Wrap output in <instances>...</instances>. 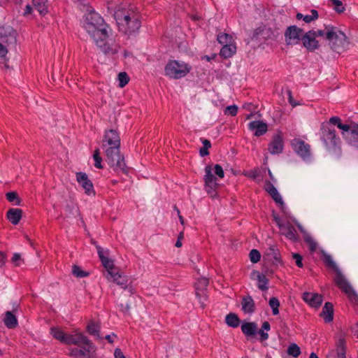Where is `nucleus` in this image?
Returning <instances> with one entry per match:
<instances>
[{"mask_svg":"<svg viewBox=\"0 0 358 358\" xmlns=\"http://www.w3.org/2000/svg\"><path fill=\"white\" fill-rule=\"evenodd\" d=\"M8 53V50L5 45L0 43V57H5Z\"/></svg>","mask_w":358,"mask_h":358,"instance_id":"obj_55","label":"nucleus"},{"mask_svg":"<svg viewBox=\"0 0 358 358\" xmlns=\"http://www.w3.org/2000/svg\"><path fill=\"white\" fill-rule=\"evenodd\" d=\"M80 348V349L76 348L71 349L69 355L73 358H91L95 351L94 345H90V347L83 346Z\"/></svg>","mask_w":358,"mask_h":358,"instance_id":"obj_17","label":"nucleus"},{"mask_svg":"<svg viewBox=\"0 0 358 358\" xmlns=\"http://www.w3.org/2000/svg\"><path fill=\"white\" fill-rule=\"evenodd\" d=\"M284 148V141L282 134L278 131L273 135L272 141L268 146L269 152L272 155H278L282 152Z\"/></svg>","mask_w":358,"mask_h":358,"instance_id":"obj_15","label":"nucleus"},{"mask_svg":"<svg viewBox=\"0 0 358 358\" xmlns=\"http://www.w3.org/2000/svg\"><path fill=\"white\" fill-rule=\"evenodd\" d=\"M262 327L263 329V331H269L271 329V325L269 322L267 321L263 322Z\"/></svg>","mask_w":358,"mask_h":358,"instance_id":"obj_62","label":"nucleus"},{"mask_svg":"<svg viewBox=\"0 0 358 358\" xmlns=\"http://www.w3.org/2000/svg\"><path fill=\"white\" fill-rule=\"evenodd\" d=\"M249 257L252 263H257L260 260L261 254L257 250L253 249L250 252Z\"/></svg>","mask_w":358,"mask_h":358,"instance_id":"obj_49","label":"nucleus"},{"mask_svg":"<svg viewBox=\"0 0 358 358\" xmlns=\"http://www.w3.org/2000/svg\"><path fill=\"white\" fill-rule=\"evenodd\" d=\"M334 127L341 129V132L347 129L341 119L338 116H333L328 121L323 122L320 129V140L326 149L329 151H335L341 146V141L336 134Z\"/></svg>","mask_w":358,"mask_h":358,"instance_id":"obj_3","label":"nucleus"},{"mask_svg":"<svg viewBox=\"0 0 358 358\" xmlns=\"http://www.w3.org/2000/svg\"><path fill=\"white\" fill-rule=\"evenodd\" d=\"M248 129L250 131H255L254 135L259 137L266 133L268 131V126L266 123L259 120H255L252 121L248 124Z\"/></svg>","mask_w":358,"mask_h":358,"instance_id":"obj_23","label":"nucleus"},{"mask_svg":"<svg viewBox=\"0 0 358 358\" xmlns=\"http://www.w3.org/2000/svg\"><path fill=\"white\" fill-rule=\"evenodd\" d=\"M320 315L324 318L326 323H329L334 319V307L331 303H325Z\"/></svg>","mask_w":358,"mask_h":358,"instance_id":"obj_27","label":"nucleus"},{"mask_svg":"<svg viewBox=\"0 0 358 358\" xmlns=\"http://www.w3.org/2000/svg\"><path fill=\"white\" fill-rule=\"evenodd\" d=\"M76 180L85 189L87 194H94V187L92 181L88 178L87 175L83 172L76 173Z\"/></svg>","mask_w":358,"mask_h":358,"instance_id":"obj_18","label":"nucleus"},{"mask_svg":"<svg viewBox=\"0 0 358 358\" xmlns=\"http://www.w3.org/2000/svg\"><path fill=\"white\" fill-rule=\"evenodd\" d=\"M46 3L47 0H33V5L41 15H45L48 12Z\"/></svg>","mask_w":358,"mask_h":358,"instance_id":"obj_35","label":"nucleus"},{"mask_svg":"<svg viewBox=\"0 0 358 358\" xmlns=\"http://www.w3.org/2000/svg\"><path fill=\"white\" fill-rule=\"evenodd\" d=\"M208 279L206 278L199 279L195 283L196 295L198 298L200 299L204 294V290L208 285Z\"/></svg>","mask_w":358,"mask_h":358,"instance_id":"obj_31","label":"nucleus"},{"mask_svg":"<svg viewBox=\"0 0 358 358\" xmlns=\"http://www.w3.org/2000/svg\"><path fill=\"white\" fill-rule=\"evenodd\" d=\"M112 31H106V36L104 37L99 36L93 40L97 47L105 55H113L117 54L120 49V44L115 40L109 38L110 34Z\"/></svg>","mask_w":358,"mask_h":358,"instance_id":"obj_7","label":"nucleus"},{"mask_svg":"<svg viewBox=\"0 0 358 358\" xmlns=\"http://www.w3.org/2000/svg\"><path fill=\"white\" fill-rule=\"evenodd\" d=\"M115 358H125L123 352L120 348H116L114 352Z\"/></svg>","mask_w":358,"mask_h":358,"instance_id":"obj_56","label":"nucleus"},{"mask_svg":"<svg viewBox=\"0 0 358 358\" xmlns=\"http://www.w3.org/2000/svg\"><path fill=\"white\" fill-rule=\"evenodd\" d=\"M50 334L54 338L60 341L62 343L66 345L69 334H66L61 328L59 327H52L50 329Z\"/></svg>","mask_w":358,"mask_h":358,"instance_id":"obj_28","label":"nucleus"},{"mask_svg":"<svg viewBox=\"0 0 358 358\" xmlns=\"http://www.w3.org/2000/svg\"><path fill=\"white\" fill-rule=\"evenodd\" d=\"M302 299L313 308H318L322 303V296L317 293L304 292Z\"/></svg>","mask_w":358,"mask_h":358,"instance_id":"obj_20","label":"nucleus"},{"mask_svg":"<svg viewBox=\"0 0 358 358\" xmlns=\"http://www.w3.org/2000/svg\"><path fill=\"white\" fill-rule=\"evenodd\" d=\"M304 241L306 243H307L310 252H315L316 250L317 245L312 237L307 236L305 238Z\"/></svg>","mask_w":358,"mask_h":358,"instance_id":"obj_48","label":"nucleus"},{"mask_svg":"<svg viewBox=\"0 0 358 358\" xmlns=\"http://www.w3.org/2000/svg\"><path fill=\"white\" fill-rule=\"evenodd\" d=\"M201 141L203 143V147H204L207 150H208L209 148H211V143L209 140L205 139V138H201Z\"/></svg>","mask_w":358,"mask_h":358,"instance_id":"obj_57","label":"nucleus"},{"mask_svg":"<svg viewBox=\"0 0 358 358\" xmlns=\"http://www.w3.org/2000/svg\"><path fill=\"white\" fill-rule=\"evenodd\" d=\"M108 280H110L115 282L117 285L120 286L122 289H127L128 277L123 273H120L117 268L115 271H113L107 276Z\"/></svg>","mask_w":358,"mask_h":358,"instance_id":"obj_19","label":"nucleus"},{"mask_svg":"<svg viewBox=\"0 0 358 358\" xmlns=\"http://www.w3.org/2000/svg\"><path fill=\"white\" fill-rule=\"evenodd\" d=\"M66 345H75L78 347L94 345V344L82 333L69 334Z\"/></svg>","mask_w":358,"mask_h":358,"instance_id":"obj_16","label":"nucleus"},{"mask_svg":"<svg viewBox=\"0 0 358 358\" xmlns=\"http://www.w3.org/2000/svg\"><path fill=\"white\" fill-rule=\"evenodd\" d=\"M332 4L334 6V9L338 13H343L345 10V8L343 3L340 0H331Z\"/></svg>","mask_w":358,"mask_h":358,"instance_id":"obj_50","label":"nucleus"},{"mask_svg":"<svg viewBox=\"0 0 358 358\" xmlns=\"http://www.w3.org/2000/svg\"><path fill=\"white\" fill-rule=\"evenodd\" d=\"M317 37L323 38V29L310 30L302 36L303 44L308 50L313 52L319 48Z\"/></svg>","mask_w":358,"mask_h":358,"instance_id":"obj_9","label":"nucleus"},{"mask_svg":"<svg viewBox=\"0 0 358 358\" xmlns=\"http://www.w3.org/2000/svg\"><path fill=\"white\" fill-rule=\"evenodd\" d=\"M251 278L257 280V287L262 291H266L268 289V279L266 276L258 271H253L251 273Z\"/></svg>","mask_w":358,"mask_h":358,"instance_id":"obj_24","label":"nucleus"},{"mask_svg":"<svg viewBox=\"0 0 358 358\" xmlns=\"http://www.w3.org/2000/svg\"><path fill=\"white\" fill-rule=\"evenodd\" d=\"M72 273L77 278H85L89 275V273L83 271L79 266L73 265L72 267Z\"/></svg>","mask_w":358,"mask_h":358,"instance_id":"obj_42","label":"nucleus"},{"mask_svg":"<svg viewBox=\"0 0 358 358\" xmlns=\"http://www.w3.org/2000/svg\"><path fill=\"white\" fill-rule=\"evenodd\" d=\"M334 282L339 289L348 295L350 300L355 301L358 300L357 295L339 269H336L335 271Z\"/></svg>","mask_w":358,"mask_h":358,"instance_id":"obj_8","label":"nucleus"},{"mask_svg":"<svg viewBox=\"0 0 358 358\" xmlns=\"http://www.w3.org/2000/svg\"><path fill=\"white\" fill-rule=\"evenodd\" d=\"M287 353L294 357H298L301 354L300 348L296 344L292 343L288 347Z\"/></svg>","mask_w":358,"mask_h":358,"instance_id":"obj_44","label":"nucleus"},{"mask_svg":"<svg viewBox=\"0 0 358 358\" xmlns=\"http://www.w3.org/2000/svg\"><path fill=\"white\" fill-rule=\"evenodd\" d=\"M87 331L90 335L99 338L100 333V326L95 322H90L87 326Z\"/></svg>","mask_w":358,"mask_h":358,"instance_id":"obj_37","label":"nucleus"},{"mask_svg":"<svg viewBox=\"0 0 358 358\" xmlns=\"http://www.w3.org/2000/svg\"><path fill=\"white\" fill-rule=\"evenodd\" d=\"M5 260H6L5 254L2 252H0V267H1L4 264Z\"/></svg>","mask_w":358,"mask_h":358,"instance_id":"obj_63","label":"nucleus"},{"mask_svg":"<svg viewBox=\"0 0 358 358\" xmlns=\"http://www.w3.org/2000/svg\"><path fill=\"white\" fill-rule=\"evenodd\" d=\"M23 211L20 208H10L6 213V217L13 224H17L22 217Z\"/></svg>","mask_w":358,"mask_h":358,"instance_id":"obj_26","label":"nucleus"},{"mask_svg":"<svg viewBox=\"0 0 358 358\" xmlns=\"http://www.w3.org/2000/svg\"><path fill=\"white\" fill-rule=\"evenodd\" d=\"M268 255L271 256L277 263L281 262V257L279 250L276 245H271L268 248Z\"/></svg>","mask_w":358,"mask_h":358,"instance_id":"obj_38","label":"nucleus"},{"mask_svg":"<svg viewBox=\"0 0 358 358\" xmlns=\"http://www.w3.org/2000/svg\"><path fill=\"white\" fill-rule=\"evenodd\" d=\"M213 171L220 178H223L224 177L223 169L220 164H215L214 166Z\"/></svg>","mask_w":358,"mask_h":358,"instance_id":"obj_52","label":"nucleus"},{"mask_svg":"<svg viewBox=\"0 0 358 358\" xmlns=\"http://www.w3.org/2000/svg\"><path fill=\"white\" fill-rule=\"evenodd\" d=\"M217 40L220 44L229 45L232 41V36L228 34L221 32L217 34Z\"/></svg>","mask_w":358,"mask_h":358,"instance_id":"obj_40","label":"nucleus"},{"mask_svg":"<svg viewBox=\"0 0 358 358\" xmlns=\"http://www.w3.org/2000/svg\"><path fill=\"white\" fill-rule=\"evenodd\" d=\"M346 336L347 334L343 331H338L335 336V345L336 358H346ZM327 358H331L328 357Z\"/></svg>","mask_w":358,"mask_h":358,"instance_id":"obj_13","label":"nucleus"},{"mask_svg":"<svg viewBox=\"0 0 358 358\" xmlns=\"http://www.w3.org/2000/svg\"><path fill=\"white\" fill-rule=\"evenodd\" d=\"M3 322L8 329H14L18 324L15 315L11 311L6 312Z\"/></svg>","mask_w":358,"mask_h":358,"instance_id":"obj_32","label":"nucleus"},{"mask_svg":"<svg viewBox=\"0 0 358 358\" xmlns=\"http://www.w3.org/2000/svg\"><path fill=\"white\" fill-rule=\"evenodd\" d=\"M183 238V233L181 232L180 233V234L178 235V240L175 244L176 247L177 248H180L182 246V242H181V239Z\"/></svg>","mask_w":358,"mask_h":358,"instance_id":"obj_59","label":"nucleus"},{"mask_svg":"<svg viewBox=\"0 0 358 358\" xmlns=\"http://www.w3.org/2000/svg\"><path fill=\"white\" fill-rule=\"evenodd\" d=\"M291 145L294 152L303 160L310 159L311 156L310 145L300 138H294Z\"/></svg>","mask_w":358,"mask_h":358,"instance_id":"obj_12","label":"nucleus"},{"mask_svg":"<svg viewBox=\"0 0 358 358\" xmlns=\"http://www.w3.org/2000/svg\"><path fill=\"white\" fill-rule=\"evenodd\" d=\"M323 261L327 266L333 269L334 271H336V269H338L331 255L325 254L323 257Z\"/></svg>","mask_w":358,"mask_h":358,"instance_id":"obj_43","label":"nucleus"},{"mask_svg":"<svg viewBox=\"0 0 358 358\" xmlns=\"http://www.w3.org/2000/svg\"><path fill=\"white\" fill-rule=\"evenodd\" d=\"M96 248L99 257L101 262L102 265L106 269L108 275L113 271H115L117 268L115 266L113 261L104 255V252L100 246H98Z\"/></svg>","mask_w":358,"mask_h":358,"instance_id":"obj_21","label":"nucleus"},{"mask_svg":"<svg viewBox=\"0 0 358 358\" xmlns=\"http://www.w3.org/2000/svg\"><path fill=\"white\" fill-rule=\"evenodd\" d=\"M213 169L210 166H207L205 168V189L207 193L212 197L215 198L217 196V189L218 187V183L217 182L216 178L213 174Z\"/></svg>","mask_w":358,"mask_h":358,"instance_id":"obj_10","label":"nucleus"},{"mask_svg":"<svg viewBox=\"0 0 358 358\" xmlns=\"http://www.w3.org/2000/svg\"><path fill=\"white\" fill-rule=\"evenodd\" d=\"M118 31L128 37L137 34L141 27V14L131 4L120 3L113 9Z\"/></svg>","mask_w":358,"mask_h":358,"instance_id":"obj_1","label":"nucleus"},{"mask_svg":"<svg viewBox=\"0 0 358 358\" xmlns=\"http://www.w3.org/2000/svg\"><path fill=\"white\" fill-rule=\"evenodd\" d=\"M192 70L189 64L181 60H169L164 67V75L171 79L185 78Z\"/></svg>","mask_w":358,"mask_h":358,"instance_id":"obj_6","label":"nucleus"},{"mask_svg":"<svg viewBox=\"0 0 358 358\" xmlns=\"http://www.w3.org/2000/svg\"><path fill=\"white\" fill-rule=\"evenodd\" d=\"M257 330V327L255 322H245L241 325V331L246 336H255Z\"/></svg>","mask_w":358,"mask_h":358,"instance_id":"obj_30","label":"nucleus"},{"mask_svg":"<svg viewBox=\"0 0 358 358\" xmlns=\"http://www.w3.org/2000/svg\"><path fill=\"white\" fill-rule=\"evenodd\" d=\"M293 259L295 260L296 265L299 267L302 268L303 266V262H302V256L298 253H295L293 255Z\"/></svg>","mask_w":358,"mask_h":358,"instance_id":"obj_54","label":"nucleus"},{"mask_svg":"<svg viewBox=\"0 0 358 358\" xmlns=\"http://www.w3.org/2000/svg\"><path fill=\"white\" fill-rule=\"evenodd\" d=\"M199 154L201 157H204L209 155L208 150L205 148L204 147H202L199 150Z\"/></svg>","mask_w":358,"mask_h":358,"instance_id":"obj_61","label":"nucleus"},{"mask_svg":"<svg viewBox=\"0 0 358 358\" xmlns=\"http://www.w3.org/2000/svg\"><path fill=\"white\" fill-rule=\"evenodd\" d=\"M32 8L29 5H27L24 9V15H27L31 13Z\"/></svg>","mask_w":358,"mask_h":358,"instance_id":"obj_64","label":"nucleus"},{"mask_svg":"<svg viewBox=\"0 0 358 358\" xmlns=\"http://www.w3.org/2000/svg\"><path fill=\"white\" fill-rule=\"evenodd\" d=\"M259 334L260 335L261 341H266L268 338V334L265 333L262 329L259 331Z\"/></svg>","mask_w":358,"mask_h":358,"instance_id":"obj_58","label":"nucleus"},{"mask_svg":"<svg viewBox=\"0 0 358 358\" xmlns=\"http://www.w3.org/2000/svg\"><path fill=\"white\" fill-rule=\"evenodd\" d=\"M303 30L295 25L289 26L285 32V41L287 45L297 44L301 40Z\"/></svg>","mask_w":358,"mask_h":358,"instance_id":"obj_14","label":"nucleus"},{"mask_svg":"<svg viewBox=\"0 0 358 358\" xmlns=\"http://www.w3.org/2000/svg\"><path fill=\"white\" fill-rule=\"evenodd\" d=\"M241 305L244 313H252L255 310V301L250 296H244L242 299Z\"/></svg>","mask_w":358,"mask_h":358,"instance_id":"obj_29","label":"nucleus"},{"mask_svg":"<svg viewBox=\"0 0 358 358\" xmlns=\"http://www.w3.org/2000/svg\"><path fill=\"white\" fill-rule=\"evenodd\" d=\"M310 13V15H304L302 13H298L296 15V18L298 20H303L306 23H310L319 17L317 10L312 9Z\"/></svg>","mask_w":358,"mask_h":358,"instance_id":"obj_33","label":"nucleus"},{"mask_svg":"<svg viewBox=\"0 0 358 358\" xmlns=\"http://www.w3.org/2000/svg\"><path fill=\"white\" fill-rule=\"evenodd\" d=\"M324 27L323 38L328 42L330 48L338 53L344 52L349 45L345 34L331 24H324Z\"/></svg>","mask_w":358,"mask_h":358,"instance_id":"obj_5","label":"nucleus"},{"mask_svg":"<svg viewBox=\"0 0 358 358\" xmlns=\"http://www.w3.org/2000/svg\"><path fill=\"white\" fill-rule=\"evenodd\" d=\"M240 322L238 315L234 313H229L225 317L226 324L233 328L238 327L240 324Z\"/></svg>","mask_w":358,"mask_h":358,"instance_id":"obj_36","label":"nucleus"},{"mask_svg":"<svg viewBox=\"0 0 358 358\" xmlns=\"http://www.w3.org/2000/svg\"><path fill=\"white\" fill-rule=\"evenodd\" d=\"M265 190L269 194V195L272 197L275 202L279 204L280 206L282 208L284 206V202L282 199V197L280 195L279 192H278L277 189L271 182L267 181L266 182Z\"/></svg>","mask_w":358,"mask_h":358,"instance_id":"obj_25","label":"nucleus"},{"mask_svg":"<svg viewBox=\"0 0 358 358\" xmlns=\"http://www.w3.org/2000/svg\"><path fill=\"white\" fill-rule=\"evenodd\" d=\"M236 48L234 45H224L220 50V55L224 58H229L233 56V55L236 52Z\"/></svg>","mask_w":358,"mask_h":358,"instance_id":"obj_34","label":"nucleus"},{"mask_svg":"<svg viewBox=\"0 0 358 358\" xmlns=\"http://www.w3.org/2000/svg\"><path fill=\"white\" fill-rule=\"evenodd\" d=\"M280 231L287 238L296 242L299 240V234L294 227L289 222L280 226Z\"/></svg>","mask_w":358,"mask_h":358,"instance_id":"obj_22","label":"nucleus"},{"mask_svg":"<svg viewBox=\"0 0 358 358\" xmlns=\"http://www.w3.org/2000/svg\"><path fill=\"white\" fill-rule=\"evenodd\" d=\"M249 178L255 179L257 176V171L256 170L250 171L248 173L245 174Z\"/></svg>","mask_w":358,"mask_h":358,"instance_id":"obj_60","label":"nucleus"},{"mask_svg":"<svg viewBox=\"0 0 358 358\" xmlns=\"http://www.w3.org/2000/svg\"><path fill=\"white\" fill-rule=\"evenodd\" d=\"M269 306L272 308L273 315L279 313L280 301L276 297H271L269 300Z\"/></svg>","mask_w":358,"mask_h":358,"instance_id":"obj_41","label":"nucleus"},{"mask_svg":"<svg viewBox=\"0 0 358 358\" xmlns=\"http://www.w3.org/2000/svg\"><path fill=\"white\" fill-rule=\"evenodd\" d=\"M10 37H11L10 34L8 33L3 27H0V43H8Z\"/></svg>","mask_w":358,"mask_h":358,"instance_id":"obj_47","label":"nucleus"},{"mask_svg":"<svg viewBox=\"0 0 358 358\" xmlns=\"http://www.w3.org/2000/svg\"><path fill=\"white\" fill-rule=\"evenodd\" d=\"M83 27L93 40L100 36L104 37L106 31H112L103 18L95 11H90L85 15Z\"/></svg>","mask_w":358,"mask_h":358,"instance_id":"obj_4","label":"nucleus"},{"mask_svg":"<svg viewBox=\"0 0 358 358\" xmlns=\"http://www.w3.org/2000/svg\"><path fill=\"white\" fill-rule=\"evenodd\" d=\"M6 199L10 202L13 203V204L16 206H20L21 205V199L18 196L17 192H10L6 193Z\"/></svg>","mask_w":358,"mask_h":358,"instance_id":"obj_39","label":"nucleus"},{"mask_svg":"<svg viewBox=\"0 0 358 358\" xmlns=\"http://www.w3.org/2000/svg\"><path fill=\"white\" fill-rule=\"evenodd\" d=\"M101 148L108 165L117 173L128 174L129 167L125 164L124 156L120 155V138L115 129L105 131Z\"/></svg>","mask_w":358,"mask_h":358,"instance_id":"obj_2","label":"nucleus"},{"mask_svg":"<svg viewBox=\"0 0 358 358\" xmlns=\"http://www.w3.org/2000/svg\"><path fill=\"white\" fill-rule=\"evenodd\" d=\"M344 125L347 129L342 131L343 138L350 145L358 149V124L352 122L351 124H344Z\"/></svg>","mask_w":358,"mask_h":358,"instance_id":"obj_11","label":"nucleus"},{"mask_svg":"<svg viewBox=\"0 0 358 358\" xmlns=\"http://www.w3.org/2000/svg\"><path fill=\"white\" fill-rule=\"evenodd\" d=\"M119 85L121 87H124L129 81V78L127 73L121 72L118 74Z\"/></svg>","mask_w":358,"mask_h":358,"instance_id":"obj_46","label":"nucleus"},{"mask_svg":"<svg viewBox=\"0 0 358 358\" xmlns=\"http://www.w3.org/2000/svg\"><path fill=\"white\" fill-rule=\"evenodd\" d=\"M238 113V107L236 105L227 106L225 109V114L236 116Z\"/></svg>","mask_w":358,"mask_h":358,"instance_id":"obj_51","label":"nucleus"},{"mask_svg":"<svg viewBox=\"0 0 358 358\" xmlns=\"http://www.w3.org/2000/svg\"><path fill=\"white\" fill-rule=\"evenodd\" d=\"M12 263H13L15 266H19L23 262L21 256L18 253H15L11 259Z\"/></svg>","mask_w":358,"mask_h":358,"instance_id":"obj_53","label":"nucleus"},{"mask_svg":"<svg viewBox=\"0 0 358 358\" xmlns=\"http://www.w3.org/2000/svg\"><path fill=\"white\" fill-rule=\"evenodd\" d=\"M93 159L94 160V166L97 169H102L103 166L101 164L102 158L100 156V150L99 148H96L93 154Z\"/></svg>","mask_w":358,"mask_h":358,"instance_id":"obj_45","label":"nucleus"}]
</instances>
